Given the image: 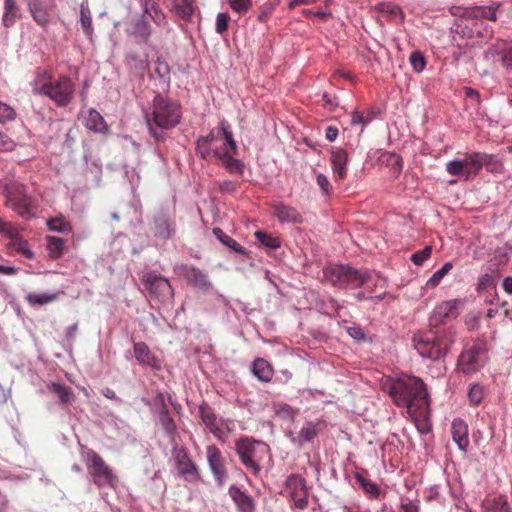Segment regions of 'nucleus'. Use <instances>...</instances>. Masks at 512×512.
<instances>
[{"mask_svg":"<svg viewBox=\"0 0 512 512\" xmlns=\"http://www.w3.org/2000/svg\"><path fill=\"white\" fill-rule=\"evenodd\" d=\"M182 109L179 102L157 94L152 101L151 111L145 120L149 134L157 141H164L165 130L175 128L181 121Z\"/></svg>","mask_w":512,"mask_h":512,"instance_id":"nucleus-1","label":"nucleus"},{"mask_svg":"<svg viewBox=\"0 0 512 512\" xmlns=\"http://www.w3.org/2000/svg\"><path fill=\"white\" fill-rule=\"evenodd\" d=\"M32 88L34 94L47 96L59 107L69 105L75 92V85L69 77L54 78L45 70L37 72Z\"/></svg>","mask_w":512,"mask_h":512,"instance_id":"nucleus-2","label":"nucleus"},{"mask_svg":"<svg viewBox=\"0 0 512 512\" xmlns=\"http://www.w3.org/2000/svg\"><path fill=\"white\" fill-rule=\"evenodd\" d=\"M489 344L483 337L466 343L457 359V368L465 376L480 372L489 362Z\"/></svg>","mask_w":512,"mask_h":512,"instance_id":"nucleus-3","label":"nucleus"},{"mask_svg":"<svg viewBox=\"0 0 512 512\" xmlns=\"http://www.w3.org/2000/svg\"><path fill=\"white\" fill-rule=\"evenodd\" d=\"M235 450L241 463L254 476L262 470V462L269 456V446L251 437H241L235 443Z\"/></svg>","mask_w":512,"mask_h":512,"instance_id":"nucleus-4","label":"nucleus"},{"mask_svg":"<svg viewBox=\"0 0 512 512\" xmlns=\"http://www.w3.org/2000/svg\"><path fill=\"white\" fill-rule=\"evenodd\" d=\"M325 279L333 286L342 289H356L368 285L371 275L348 265H330L324 270Z\"/></svg>","mask_w":512,"mask_h":512,"instance_id":"nucleus-5","label":"nucleus"},{"mask_svg":"<svg viewBox=\"0 0 512 512\" xmlns=\"http://www.w3.org/2000/svg\"><path fill=\"white\" fill-rule=\"evenodd\" d=\"M389 393L396 405L406 408L412 422L416 424V406L414 404L416 398V378L403 375L395 379L389 388Z\"/></svg>","mask_w":512,"mask_h":512,"instance_id":"nucleus-6","label":"nucleus"},{"mask_svg":"<svg viewBox=\"0 0 512 512\" xmlns=\"http://www.w3.org/2000/svg\"><path fill=\"white\" fill-rule=\"evenodd\" d=\"M221 130L224 136V142L222 148L214 149V157L221 162L229 173H236L242 176L244 173V164L234 158V155L237 153V144L233 138L230 127L224 120L221 121Z\"/></svg>","mask_w":512,"mask_h":512,"instance_id":"nucleus-7","label":"nucleus"},{"mask_svg":"<svg viewBox=\"0 0 512 512\" xmlns=\"http://www.w3.org/2000/svg\"><path fill=\"white\" fill-rule=\"evenodd\" d=\"M454 343L452 333L432 335L418 340V354L422 358L436 361L442 359L450 351Z\"/></svg>","mask_w":512,"mask_h":512,"instance_id":"nucleus-8","label":"nucleus"},{"mask_svg":"<svg viewBox=\"0 0 512 512\" xmlns=\"http://www.w3.org/2000/svg\"><path fill=\"white\" fill-rule=\"evenodd\" d=\"M87 469L93 479V483L98 487L115 488L118 479L113 473L111 467L94 450H89L86 455Z\"/></svg>","mask_w":512,"mask_h":512,"instance_id":"nucleus-9","label":"nucleus"},{"mask_svg":"<svg viewBox=\"0 0 512 512\" xmlns=\"http://www.w3.org/2000/svg\"><path fill=\"white\" fill-rule=\"evenodd\" d=\"M451 33L458 34L461 38L472 39L487 38L491 36L492 29L488 28L484 21L474 18L466 10L455 20L451 27Z\"/></svg>","mask_w":512,"mask_h":512,"instance_id":"nucleus-10","label":"nucleus"},{"mask_svg":"<svg viewBox=\"0 0 512 512\" xmlns=\"http://www.w3.org/2000/svg\"><path fill=\"white\" fill-rule=\"evenodd\" d=\"M171 456L175 469L186 482L195 484L201 481V473L197 464L191 459L189 451L184 446L175 445Z\"/></svg>","mask_w":512,"mask_h":512,"instance_id":"nucleus-11","label":"nucleus"},{"mask_svg":"<svg viewBox=\"0 0 512 512\" xmlns=\"http://www.w3.org/2000/svg\"><path fill=\"white\" fill-rule=\"evenodd\" d=\"M7 206L21 218L30 219L35 216L34 200L26 193L24 186L21 184H15L8 189Z\"/></svg>","mask_w":512,"mask_h":512,"instance_id":"nucleus-12","label":"nucleus"},{"mask_svg":"<svg viewBox=\"0 0 512 512\" xmlns=\"http://www.w3.org/2000/svg\"><path fill=\"white\" fill-rule=\"evenodd\" d=\"M145 289L155 299L167 302L173 299V288L168 279L155 271L143 273L141 277Z\"/></svg>","mask_w":512,"mask_h":512,"instance_id":"nucleus-13","label":"nucleus"},{"mask_svg":"<svg viewBox=\"0 0 512 512\" xmlns=\"http://www.w3.org/2000/svg\"><path fill=\"white\" fill-rule=\"evenodd\" d=\"M286 489L294 507L304 510L308 507L309 491L306 480L297 474H292L286 479Z\"/></svg>","mask_w":512,"mask_h":512,"instance_id":"nucleus-14","label":"nucleus"},{"mask_svg":"<svg viewBox=\"0 0 512 512\" xmlns=\"http://www.w3.org/2000/svg\"><path fill=\"white\" fill-rule=\"evenodd\" d=\"M206 459L216 484L221 487L228 478L225 458L221 450L214 444L206 447Z\"/></svg>","mask_w":512,"mask_h":512,"instance_id":"nucleus-15","label":"nucleus"},{"mask_svg":"<svg viewBox=\"0 0 512 512\" xmlns=\"http://www.w3.org/2000/svg\"><path fill=\"white\" fill-rule=\"evenodd\" d=\"M429 405L430 395L427 391V386L418 377V432L420 434H428L432 430Z\"/></svg>","mask_w":512,"mask_h":512,"instance_id":"nucleus-16","label":"nucleus"},{"mask_svg":"<svg viewBox=\"0 0 512 512\" xmlns=\"http://www.w3.org/2000/svg\"><path fill=\"white\" fill-rule=\"evenodd\" d=\"M25 2L34 22L38 26L46 28L52 21L55 3H46L44 0H25Z\"/></svg>","mask_w":512,"mask_h":512,"instance_id":"nucleus-17","label":"nucleus"},{"mask_svg":"<svg viewBox=\"0 0 512 512\" xmlns=\"http://www.w3.org/2000/svg\"><path fill=\"white\" fill-rule=\"evenodd\" d=\"M486 59L498 61L507 70H512V42H499L490 46L485 52Z\"/></svg>","mask_w":512,"mask_h":512,"instance_id":"nucleus-18","label":"nucleus"},{"mask_svg":"<svg viewBox=\"0 0 512 512\" xmlns=\"http://www.w3.org/2000/svg\"><path fill=\"white\" fill-rule=\"evenodd\" d=\"M272 214L281 222L300 224L303 222L301 213L293 206L281 201H273L270 204Z\"/></svg>","mask_w":512,"mask_h":512,"instance_id":"nucleus-19","label":"nucleus"},{"mask_svg":"<svg viewBox=\"0 0 512 512\" xmlns=\"http://www.w3.org/2000/svg\"><path fill=\"white\" fill-rule=\"evenodd\" d=\"M199 414L203 423L210 432L218 439H221L224 436L225 421L223 418L218 417V415H216L213 409L208 405H201L199 407Z\"/></svg>","mask_w":512,"mask_h":512,"instance_id":"nucleus-20","label":"nucleus"},{"mask_svg":"<svg viewBox=\"0 0 512 512\" xmlns=\"http://www.w3.org/2000/svg\"><path fill=\"white\" fill-rule=\"evenodd\" d=\"M349 156L346 150L335 148L331 151L330 162L332 170L336 175V181H342L347 176V164Z\"/></svg>","mask_w":512,"mask_h":512,"instance_id":"nucleus-21","label":"nucleus"},{"mask_svg":"<svg viewBox=\"0 0 512 512\" xmlns=\"http://www.w3.org/2000/svg\"><path fill=\"white\" fill-rule=\"evenodd\" d=\"M196 10L195 0H172L170 8L173 15L187 23L193 21Z\"/></svg>","mask_w":512,"mask_h":512,"instance_id":"nucleus-22","label":"nucleus"},{"mask_svg":"<svg viewBox=\"0 0 512 512\" xmlns=\"http://www.w3.org/2000/svg\"><path fill=\"white\" fill-rule=\"evenodd\" d=\"M134 356L140 364L156 370L161 368L160 359L152 353L148 345L144 342L134 343Z\"/></svg>","mask_w":512,"mask_h":512,"instance_id":"nucleus-23","label":"nucleus"},{"mask_svg":"<svg viewBox=\"0 0 512 512\" xmlns=\"http://www.w3.org/2000/svg\"><path fill=\"white\" fill-rule=\"evenodd\" d=\"M451 434L458 448L466 452L469 446L467 423L461 418H455L451 424Z\"/></svg>","mask_w":512,"mask_h":512,"instance_id":"nucleus-24","label":"nucleus"},{"mask_svg":"<svg viewBox=\"0 0 512 512\" xmlns=\"http://www.w3.org/2000/svg\"><path fill=\"white\" fill-rule=\"evenodd\" d=\"M229 496L236 504L239 512H255V504L253 499L239 487L232 485L229 488Z\"/></svg>","mask_w":512,"mask_h":512,"instance_id":"nucleus-25","label":"nucleus"},{"mask_svg":"<svg viewBox=\"0 0 512 512\" xmlns=\"http://www.w3.org/2000/svg\"><path fill=\"white\" fill-rule=\"evenodd\" d=\"M185 277L191 285L202 291H208L212 288V283L209 281L207 274L199 268L187 267Z\"/></svg>","mask_w":512,"mask_h":512,"instance_id":"nucleus-26","label":"nucleus"},{"mask_svg":"<svg viewBox=\"0 0 512 512\" xmlns=\"http://www.w3.org/2000/svg\"><path fill=\"white\" fill-rule=\"evenodd\" d=\"M502 7L501 3L493 2L488 6H474L471 8L465 9L470 15H472L476 19H480L481 21L497 20V12Z\"/></svg>","mask_w":512,"mask_h":512,"instance_id":"nucleus-27","label":"nucleus"},{"mask_svg":"<svg viewBox=\"0 0 512 512\" xmlns=\"http://www.w3.org/2000/svg\"><path fill=\"white\" fill-rule=\"evenodd\" d=\"M321 423L307 422L299 431L297 438L293 440L296 444L302 446L305 442L312 441L321 431Z\"/></svg>","mask_w":512,"mask_h":512,"instance_id":"nucleus-28","label":"nucleus"},{"mask_svg":"<svg viewBox=\"0 0 512 512\" xmlns=\"http://www.w3.org/2000/svg\"><path fill=\"white\" fill-rule=\"evenodd\" d=\"M252 371L262 382H270L274 374L272 366L263 358H257L253 362Z\"/></svg>","mask_w":512,"mask_h":512,"instance_id":"nucleus-29","label":"nucleus"},{"mask_svg":"<svg viewBox=\"0 0 512 512\" xmlns=\"http://www.w3.org/2000/svg\"><path fill=\"white\" fill-rule=\"evenodd\" d=\"M483 154L482 152H473L466 156L464 164H467L468 173L466 180L475 177L483 167Z\"/></svg>","mask_w":512,"mask_h":512,"instance_id":"nucleus-30","label":"nucleus"},{"mask_svg":"<svg viewBox=\"0 0 512 512\" xmlns=\"http://www.w3.org/2000/svg\"><path fill=\"white\" fill-rule=\"evenodd\" d=\"M48 390L58 396L61 404H70L75 400L72 389L60 383L52 382L48 384Z\"/></svg>","mask_w":512,"mask_h":512,"instance_id":"nucleus-31","label":"nucleus"},{"mask_svg":"<svg viewBox=\"0 0 512 512\" xmlns=\"http://www.w3.org/2000/svg\"><path fill=\"white\" fill-rule=\"evenodd\" d=\"M20 16L21 14L16 0H5L4 14L2 18L3 25L7 28L13 26Z\"/></svg>","mask_w":512,"mask_h":512,"instance_id":"nucleus-32","label":"nucleus"},{"mask_svg":"<svg viewBox=\"0 0 512 512\" xmlns=\"http://www.w3.org/2000/svg\"><path fill=\"white\" fill-rule=\"evenodd\" d=\"M484 507L491 512H511L508 500L504 495L487 497L483 502Z\"/></svg>","mask_w":512,"mask_h":512,"instance_id":"nucleus-33","label":"nucleus"},{"mask_svg":"<svg viewBox=\"0 0 512 512\" xmlns=\"http://www.w3.org/2000/svg\"><path fill=\"white\" fill-rule=\"evenodd\" d=\"M85 126L93 131L103 132L107 129L106 123L101 114L95 109H89L85 117Z\"/></svg>","mask_w":512,"mask_h":512,"instance_id":"nucleus-34","label":"nucleus"},{"mask_svg":"<svg viewBox=\"0 0 512 512\" xmlns=\"http://www.w3.org/2000/svg\"><path fill=\"white\" fill-rule=\"evenodd\" d=\"M460 304V300L452 299L448 301H444L436 308V313L439 315L441 319L445 318H455L458 316V305Z\"/></svg>","mask_w":512,"mask_h":512,"instance_id":"nucleus-35","label":"nucleus"},{"mask_svg":"<svg viewBox=\"0 0 512 512\" xmlns=\"http://www.w3.org/2000/svg\"><path fill=\"white\" fill-rule=\"evenodd\" d=\"M47 250L52 259H59L63 255L65 241L55 236H47Z\"/></svg>","mask_w":512,"mask_h":512,"instance_id":"nucleus-36","label":"nucleus"},{"mask_svg":"<svg viewBox=\"0 0 512 512\" xmlns=\"http://www.w3.org/2000/svg\"><path fill=\"white\" fill-rule=\"evenodd\" d=\"M63 292L56 293H29L25 299L30 305H46L58 299L59 295Z\"/></svg>","mask_w":512,"mask_h":512,"instance_id":"nucleus-37","label":"nucleus"},{"mask_svg":"<svg viewBox=\"0 0 512 512\" xmlns=\"http://www.w3.org/2000/svg\"><path fill=\"white\" fill-rule=\"evenodd\" d=\"M159 421L165 433L169 437H174L177 429L176 424L165 406H163L159 412Z\"/></svg>","mask_w":512,"mask_h":512,"instance_id":"nucleus-38","label":"nucleus"},{"mask_svg":"<svg viewBox=\"0 0 512 512\" xmlns=\"http://www.w3.org/2000/svg\"><path fill=\"white\" fill-rule=\"evenodd\" d=\"M174 230L171 228L169 221L165 217L155 219L154 234L161 239H169L172 237Z\"/></svg>","mask_w":512,"mask_h":512,"instance_id":"nucleus-39","label":"nucleus"},{"mask_svg":"<svg viewBox=\"0 0 512 512\" xmlns=\"http://www.w3.org/2000/svg\"><path fill=\"white\" fill-rule=\"evenodd\" d=\"M48 229L58 233H70L72 225L63 216L51 218L47 221Z\"/></svg>","mask_w":512,"mask_h":512,"instance_id":"nucleus-40","label":"nucleus"},{"mask_svg":"<svg viewBox=\"0 0 512 512\" xmlns=\"http://www.w3.org/2000/svg\"><path fill=\"white\" fill-rule=\"evenodd\" d=\"M213 233L217 237V239H219L220 242H222L227 247L231 248L232 250L240 254L245 253L244 247L241 246L236 240L226 235L220 228H214Z\"/></svg>","mask_w":512,"mask_h":512,"instance_id":"nucleus-41","label":"nucleus"},{"mask_svg":"<svg viewBox=\"0 0 512 512\" xmlns=\"http://www.w3.org/2000/svg\"><path fill=\"white\" fill-rule=\"evenodd\" d=\"M485 396V388L480 383H474L468 390L469 404L473 407H477L481 404Z\"/></svg>","mask_w":512,"mask_h":512,"instance_id":"nucleus-42","label":"nucleus"},{"mask_svg":"<svg viewBox=\"0 0 512 512\" xmlns=\"http://www.w3.org/2000/svg\"><path fill=\"white\" fill-rule=\"evenodd\" d=\"M483 166L486 167L487 171L492 173H503L504 165L500 159L496 155L493 154H483Z\"/></svg>","mask_w":512,"mask_h":512,"instance_id":"nucleus-43","label":"nucleus"},{"mask_svg":"<svg viewBox=\"0 0 512 512\" xmlns=\"http://www.w3.org/2000/svg\"><path fill=\"white\" fill-rule=\"evenodd\" d=\"M453 268V264L451 262H446L439 270L434 272V274L427 280L425 287L426 288H435L437 287L443 277Z\"/></svg>","mask_w":512,"mask_h":512,"instance_id":"nucleus-44","label":"nucleus"},{"mask_svg":"<svg viewBox=\"0 0 512 512\" xmlns=\"http://www.w3.org/2000/svg\"><path fill=\"white\" fill-rule=\"evenodd\" d=\"M355 479L367 495H369L371 498H378L380 489L375 483L371 482L360 474H356Z\"/></svg>","mask_w":512,"mask_h":512,"instance_id":"nucleus-45","label":"nucleus"},{"mask_svg":"<svg viewBox=\"0 0 512 512\" xmlns=\"http://www.w3.org/2000/svg\"><path fill=\"white\" fill-rule=\"evenodd\" d=\"M446 170L450 175L464 177L465 179L468 173L467 164H464V160L459 159L449 161L446 164Z\"/></svg>","mask_w":512,"mask_h":512,"instance_id":"nucleus-46","label":"nucleus"},{"mask_svg":"<svg viewBox=\"0 0 512 512\" xmlns=\"http://www.w3.org/2000/svg\"><path fill=\"white\" fill-rule=\"evenodd\" d=\"M9 246L17 252L21 253L27 259H32L34 257V253L30 250L28 242L24 240L20 235L12 239Z\"/></svg>","mask_w":512,"mask_h":512,"instance_id":"nucleus-47","label":"nucleus"},{"mask_svg":"<svg viewBox=\"0 0 512 512\" xmlns=\"http://www.w3.org/2000/svg\"><path fill=\"white\" fill-rule=\"evenodd\" d=\"M281 0H268L260 7V12L257 16V20L261 23H266L274 12L276 7L280 4Z\"/></svg>","mask_w":512,"mask_h":512,"instance_id":"nucleus-48","label":"nucleus"},{"mask_svg":"<svg viewBox=\"0 0 512 512\" xmlns=\"http://www.w3.org/2000/svg\"><path fill=\"white\" fill-rule=\"evenodd\" d=\"M254 235L256 239L267 248L277 249L280 247L279 239L271 234L263 231H256Z\"/></svg>","mask_w":512,"mask_h":512,"instance_id":"nucleus-49","label":"nucleus"},{"mask_svg":"<svg viewBox=\"0 0 512 512\" xmlns=\"http://www.w3.org/2000/svg\"><path fill=\"white\" fill-rule=\"evenodd\" d=\"M0 233L12 240L19 236V228L12 222H6L0 219Z\"/></svg>","mask_w":512,"mask_h":512,"instance_id":"nucleus-50","label":"nucleus"},{"mask_svg":"<svg viewBox=\"0 0 512 512\" xmlns=\"http://www.w3.org/2000/svg\"><path fill=\"white\" fill-rule=\"evenodd\" d=\"M220 148L219 146H211L207 143V140H201L200 138L196 143V150L203 159H208L211 155L214 156V149Z\"/></svg>","mask_w":512,"mask_h":512,"instance_id":"nucleus-51","label":"nucleus"},{"mask_svg":"<svg viewBox=\"0 0 512 512\" xmlns=\"http://www.w3.org/2000/svg\"><path fill=\"white\" fill-rule=\"evenodd\" d=\"M276 415L283 419L292 420L295 416L293 408L285 403H275L273 405Z\"/></svg>","mask_w":512,"mask_h":512,"instance_id":"nucleus-52","label":"nucleus"},{"mask_svg":"<svg viewBox=\"0 0 512 512\" xmlns=\"http://www.w3.org/2000/svg\"><path fill=\"white\" fill-rule=\"evenodd\" d=\"M80 15H81V26H82L84 32L87 35H91L93 32V27H92V18H91L90 11H89L88 7H84L82 5L81 9H80Z\"/></svg>","mask_w":512,"mask_h":512,"instance_id":"nucleus-53","label":"nucleus"},{"mask_svg":"<svg viewBox=\"0 0 512 512\" xmlns=\"http://www.w3.org/2000/svg\"><path fill=\"white\" fill-rule=\"evenodd\" d=\"M231 18L228 13H218L216 17L215 30L218 34L222 35L228 30Z\"/></svg>","mask_w":512,"mask_h":512,"instance_id":"nucleus-54","label":"nucleus"},{"mask_svg":"<svg viewBox=\"0 0 512 512\" xmlns=\"http://www.w3.org/2000/svg\"><path fill=\"white\" fill-rule=\"evenodd\" d=\"M231 9L239 15L245 14L251 7V0H228Z\"/></svg>","mask_w":512,"mask_h":512,"instance_id":"nucleus-55","label":"nucleus"},{"mask_svg":"<svg viewBox=\"0 0 512 512\" xmlns=\"http://www.w3.org/2000/svg\"><path fill=\"white\" fill-rule=\"evenodd\" d=\"M135 34L141 37L144 41H147L151 35V26L142 18L135 25Z\"/></svg>","mask_w":512,"mask_h":512,"instance_id":"nucleus-56","label":"nucleus"},{"mask_svg":"<svg viewBox=\"0 0 512 512\" xmlns=\"http://www.w3.org/2000/svg\"><path fill=\"white\" fill-rule=\"evenodd\" d=\"M15 116V110L11 106L0 102V123L4 124L8 121H12L15 119Z\"/></svg>","mask_w":512,"mask_h":512,"instance_id":"nucleus-57","label":"nucleus"},{"mask_svg":"<svg viewBox=\"0 0 512 512\" xmlns=\"http://www.w3.org/2000/svg\"><path fill=\"white\" fill-rule=\"evenodd\" d=\"M218 188L222 193H235L239 188V182L233 180H223L217 182Z\"/></svg>","mask_w":512,"mask_h":512,"instance_id":"nucleus-58","label":"nucleus"},{"mask_svg":"<svg viewBox=\"0 0 512 512\" xmlns=\"http://www.w3.org/2000/svg\"><path fill=\"white\" fill-rule=\"evenodd\" d=\"M317 185L320 187L321 191L329 196L332 191V185L328 179V177L322 173H319L316 178Z\"/></svg>","mask_w":512,"mask_h":512,"instance_id":"nucleus-59","label":"nucleus"},{"mask_svg":"<svg viewBox=\"0 0 512 512\" xmlns=\"http://www.w3.org/2000/svg\"><path fill=\"white\" fill-rule=\"evenodd\" d=\"M147 15L159 26H165L167 24L166 15L158 5L150 11V14Z\"/></svg>","mask_w":512,"mask_h":512,"instance_id":"nucleus-60","label":"nucleus"},{"mask_svg":"<svg viewBox=\"0 0 512 512\" xmlns=\"http://www.w3.org/2000/svg\"><path fill=\"white\" fill-rule=\"evenodd\" d=\"M220 138L224 139L221 126L215 131L211 130L210 133L205 137H200L201 140H207V143L211 146H218L217 142Z\"/></svg>","mask_w":512,"mask_h":512,"instance_id":"nucleus-61","label":"nucleus"},{"mask_svg":"<svg viewBox=\"0 0 512 512\" xmlns=\"http://www.w3.org/2000/svg\"><path fill=\"white\" fill-rule=\"evenodd\" d=\"M492 285H495L494 284V279L493 277L490 275V274H483L481 277H479L478 279V283H477V291L480 292V291H483L485 290L487 287L489 286H492Z\"/></svg>","mask_w":512,"mask_h":512,"instance_id":"nucleus-62","label":"nucleus"},{"mask_svg":"<svg viewBox=\"0 0 512 512\" xmlns=\"http://www.w3.org/2000/svg\"><path fill=\"white\" fill-rule=\"evenodd\" d=\"M400 512H416V504L409 497H403L401 500Z\"/></svg>","mask_w":512,"mask_h":512,"instance_id":"nucleus-63","label":"nucleus"},{"mask_svg":"<svg viewBox=\"0 0 512 512\" xmlns=\"http://www.w3.org/2000/svg\"><path fill=\"white\" fill-rule=\"evenodd\" d=\"M376 9L381 13H387L392 16L399 13V8L396 5L381 3L376 6Z\"/></svg>","mask_w":512,"mask_h":512,"instance_id":"nucleus-64","label":"nucleus"}]
</instances>
